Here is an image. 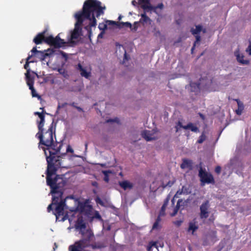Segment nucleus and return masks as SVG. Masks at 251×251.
Wrapping results in <instances>:
<instances>
[{
  "label": "nucleus",
  "mask_w": 251,
  "mask_h": 251,
  "mask_svg": "<svg viewBox=\"0 0 251 251\" xmlns=\"http://www.w3.org/2000/svg\"><path fill=\"white\" fill-rule=\"evenodd\" d=\"M105 9V6H101V2L97 0H86L84 3L82 10L75 14V18L76 22L75 25V28L71 32L69 41L73 43L75 40L79 38L81 30L80 26L84 25L83 23L85 22L86 23L88 22L89 25L85 26L84 28L88 30L89 37H90L92 31L89 29V26H95L97 24L95 14L96 13V16L98 18L103 14V11Z\"/></svg>",
  "instance_id": "obj_1"
},
{
  "label": "nucleus",
  "mask_w": 251,
  "mask_h": 251,
  "mask_svg": "<svg viewBox=\"0 0 251 251\" xmlns=\"http://www.w3.org/2000/svg\"><path fill=\"white\" fill-rule=\"evenodd\" d=\"M36 137L39 139V148L42 149L46 156L48 163L47 167V179L48 183L51 185L50 173H55L57 170L62 167L61 160L60 156L56 155L60 151L62 145L59 144L56 148L53 145V126H50L48 130L43 133H37Z\"/></svg>",
  "instance_id": "obj_2"
},
{
  "label": "nucleus",
  "mask_w": 251,
  "mask_h": 251,
  "mask_svg": "<svg viewBox=\"0 0 251 251\" xmlns=\"http://www.w3.org/2000/svg\"><path fill=\"white\" fill-rule=\"evenodd\" d=\"M55 174V173H50V183H51L50 185L48 183L47 177H46L47 184L50 187V194L52 195V202L48 206L47 210L49 212H50L52 210V205H56L54 213L56 216V220L64 222L68 219L71 223L73 219L69 218V215L68 214L63 216L65 210L69 209V206L65 203L66 201L68 200L67 198L64 201L62 200V196L63 193V188L65 185V182L63 178L59 175L54 176Z\"/></svg>",
  "instance_id": "obj_3"
},
{
  "label": "nucleus",
  "mask_w": 251,
  "mask_h": 251,
  "mask_svg": "<svg viewBox=\"0 0 251 251\" xmlns=\"http://www.w3.org/2000/svg\"><path fill=\"white\" fill-rule=\"evenodd\" d=\"M67 199H71L74 203V207H70L69 209L71 212V216L69 215V218L73 219V217L75 215L78 214L79 212L80 213H84V214L89 216L92 211L93 208L90 205H87L84 203L80 202L77 200H75L73 196L67 197Z\"/></svg>",
  "instance_id": "obj_4"
},
{
  "label": "nucleus",
  "mask_w": 251,
  "mask_h": 251,
  "mask_svg": "<svg viewBox=\"0 0 251 251\" xmlns=\"http://www.w3.org/2000/svg\"><path fill=\"white\" fill-rule=\"evenodd\" d=\"M45 32L39 33L34 38L33 41L36 44L41 43L43 40H45V42L53 46L55 48H59L63 46L66 42L64 40L60 38V34H59L55 38L52 36H49L45 38Z\"/></svg>",
  "instance_id": "obj_5"
},
{
  "label": "nucleus",
  "mask_w": 251,
  "mask_h": 251,
  "mask_svg": "<svg viewBox=\"0 0 251 251\" xmlns=\"http://www.w3.org/2000/svg\"><path fill=\"white\" fill-rule=\"evenodd\" d=\"M199 176L201 182V185L203 186L204 185L205 183L209 184L214 182V179L212 175L206 172V171L203 170L201 167L200 168L199 170Z\"/></svg>",
  "instance_id": "obj_6"
},
{
  "label": "nucleus",
  "mask_w": 251,
  "mask_h": 251,
  "mask_svg": "<svg viewBox=\"0 0 251 251\" xmlns=\"http://www.w3.org/2000/svg\"><path fill=\"white\" fill-rule=\"evenodd\" d=\"M204 81V79L202 78L200 80L199 83L191 82L190 84V90L192 92H197L200 90L201 85L203 86H208L209 84L212 83L211 79H210L208 82L205 83Z\"/></svg>",
  "instance_id": "obj_7"
},
{
  "label": "nucleus",
  "mask_w": 251,
  "mask_h": 251,
  "mask_svg": "<svg viewBox=\"0 0 251 251\" xmlns=\"http://www.w3.org/2000/svg\"><path fill=\"white\" fill-rule=\"evenodd\" d=\"M77 219L75 224V228L76 230L79 231L82 236H84V231L86 229L85 224L83 222L82 216L80 214H77Z\"/></svg>",
  "instance_id": "obj_8"
},
{
  "label": "nucleus",
  "mask_w": 251,
  "mask_h": 251,
  "mask_svg": "<svg viewBox=\"0 0 251 251\" xmlns=\"http://www.w3.org/2000/svg\"><path fill=\"white\" fill-rule=\"evenodd\" d=\"M209 207V201H206L200 206V217L201 219H206L209 216L208 208Z\"/></svg>",
  "instance_id": "obj_9"
},
{
  "label": "nucleus",
  "mask_w": 251,
  "mask_h": 251,
  "mask_svg": "<svg viewBox=\"0 0 251 251\" xmlns=\"http://www.w3.org/2000/svg\"><path fill=\"white\" fill-rule=\"evenodd\" d=\"M76 69L79 71L81 76L87 79L89 78L91 76V71L87 67H84L80 64H78Z\"/></svg>",
  "instance_id": "obj_10"
},
{
  "label": "nucleus",
  "mask_w": 251,
  "mask_h": 251,
  "mask_svg": "<svg viewBox=\"0 0 251 251\" xmlns=\"http://www.w3.org/2000/svg\"><path fill=\"white\" fill-rule=\"evenodd\" d=\"M175 128L176 129V132H178L180 128H183L185 129H190L192 131L195 132H198L199 131L198 128L192 123H189L187 124L186 126H183L182 125L181 123L180 122H178L177 125H176Z\"/></svg>",
  "instance_id": "obj_11"
},
{
  "label": "nucleus",
  "mask_w": 251,
  "mask_h": 251,
  "mask_svg": "<svg viewBox=\"0 0 251 251\" xmlns=\"http://www.w3.org/2000/svg\"><path fill=\"white\" fill-rule=\"evenodd\" d=\"M141 135L147 141H151L155 140L157 138L153 130H144L142 131Z\"/></svg>",
  "instance_id": "obj_12"
},
{
  "label": "nucleus",
  "mask_w": 251,
  "mask_h": 251,
  "mask_svg": "<svg viewBox=\"0 0 251 251\" xmlns=\"http://www.w3.org/2000/svg\"><path fill=\"white\" fill-rule=\"evenodd\" d=\"M234 55L236 57V59L240 63L243 65H247L249 63V60L244 59V56L242 53H241L238 50L234 52Z\"/></svg>",
  "instance_id": "obj_13"
},
{
  "label": "nucleus",
  "mask_w": 251,
  "mask_h": 251,
  "mask_svg": "<svg viewBox=\"0 0 251 251\" xmlns=\"http://www.w3.org/2000/svg\"><path fill=\"white\" fill-rule=\"evenodd\" d=\"M26 81L27 85L29 86V89L31 91L32 96L33 97H37L38 99H40L41 97L36 93V92L33 87V79H29Z\"/></svg>",
  "instance_id": "obj_14"
},
{
  "label": "nucleus",
  "mask_w": 251,
  "mask_h": 251,
  "mask_svg": "<svg viewBox=\"0 0 251 251\" xmlns=\"http://www.w3.org/2000/svg\"><path fill=\"white\" fill-rule=\"evenodd\" d=\"M31 56H32V54L28 56L26 59V63L24 66L25 69L26 70V73L25 74L26 80L33 79L30 75V69H29V63L30 62L28 61Z\"/></svg>",
  "instance_id": "obj_15"
},
{
  "label": "nucleus",
  "mask_w": 251,
  "mask_h": 251,
  "mask_svg": "<svg viewBox=\"0 0 251 251\" xmlns=\"http://www.w3.org/2000/svg\"><path fill=\"white\" fill-rule=\"evenodd\" d=\"M119 184L125 190H130L133 187V184L128 180L119 181Z\"/></svg>",
  "instance_id": "obj_16"
},
{
  "label": "nucleus",
  "mask_w": 251,
  "mask_h": 251,
  "mask_svg": "<svg viewBox=\"0 0 251 251\" xmlns=\"http://www.w3.org/2000/svg\"><path fill=\"white\" fill-rule=\"evenodd\" d=\"M139 5L145 11L151 8V6L150 3V0H138Z\"/></svg>",
  "instance_id": "obj_17"
},
{
  "label": "nucleus",
  "mask_w": 251,
  "mask_h": 251,
  "mask_svg": "<svg viewBox=\"0 0 251 251\" xmlns=\"http://www.w3.org/2000/svg\"><path fill=\"white\" fill-rule=\"evenodd\" d=\"M141 16V17L139 22L142 24L144 25H149L151 24V20L146 16L145 13L142 14Z\"/></svg>",
  "instance_id": "obj_18"
},
{
  "label": "nucleus",
  "mask_w": 251,
  "mask_h": 251,
  "mask_svg": "<svg viewBox=\"0 0 251 251\" xmlns=\"http://www.w3.org/2000/svg\"><path fill=\"white\" fill-rule=\"evenodd\" d=\"M116 23L111 21H106L105 24L104 23H100L99 25V28L102 30V31H104L105 29L107 28L108 25H115Z\"/></svg>",
  "instance_id": "obj_19"
},
{
  "label": "nucleus",
  "mask_w": 251,
  "mask_h": 251,
  "mask_svg": "<svg viewBox=\"0 0 251 251\" xmlns=\"http://www.w3.org/2000/svg\"><path fill=\"white\" fill-rule=\"evenodd\" d=\"M170 200V196H168L167 198L165 199L164 203L161 208L160 212L159 213V215L160 216H164L165 215V210L166 209V207L168 204L169 201Z\"/></svg>",
  "instance_id": "obj_20"
},
{
  "label": "nucleus",
  "mask_w": 251,
  "mask_h": 251,
  "mask_svg": "<svg viewBox=\"0 0 251 251\" xmlns=\"http://www.w3.org/2000/svg\"><path fill=\"white\" fill-rule=\"evenodd\" d=\"M163 6L164 5L163 3H159L156 6H151V8L150 9H148L147 11H152L157 15H159L161 14V11L163 9Z\"/></svg>",
  "instance_id": "obj_21"
},
{
  "label": "nucleus",
  "mask_w": 251,
  "mask_h": 251,
  "mask_svg": "<svg viewBox=\"0 0 251 251\" xmlns=\"http://www.w3.org/2000/svg\"><path fill=\"white\" fill-rule=\"evenodd\" d=\"M150 245V247L148 248V251H151L152 248H155L158 251L159 247L163 248L164 246V244L160 242H151Z\"/></svg>",
  "instance_id": "obj_22"
},
{
  "label": "nucleus",
  "mask_w": 251,
  "mask_h": 251,
  "mask_svg": "<svg viewBox=\"0 0 251 251\" xmlns=\"http://www.w3.org/2000/svg\"><path fill=\"white\" fill-rule=\"evenodd\" d=\"M192 167V161L190 160L184 159L180 165L181 169H190Z\"/></svg>",
  "instance_id": "obj_23"
},
{
  "label": "nucleus",
  "mask_w": 251,
  "mask_h": 251,
  "mask_svg": "<svg viewBox=\"0 0 251 251\" xmlns=\"http://www.w3.org/2000/svg\"><path fill=\"white\" fill-rule=\"evenodd\" d=\"M182 202H183L182 199L178 200L177 202L176 205V207H173V212H171V211L169 212L170 214L172 217L175 216L176 214V213H177L178 210L180 207V203Z\"/></svg>",
  "instance_id": "obj_24"
},
{
  "label": "nucleus",
  "mask_w": 251,
  "mask_h": 251,
  "mask_svg": "<svg viewBox=\"0 0 251 251\" xmlns=\"http://www.w3.org/2000/svg\"><path fill=\"white\" fill-rule=\"evenodd\" d=\"M236 100L238 104V109L236 110V112L237 114L240 115H241V114L243 112V110L244 109V104L239 100Z\"/></svg>",
  "instance_id": "obj_25"
},
{
  "label": "nucleus",
  "mask_w": 251,
  "mask_h": 251,
  "mask_svg": "<svg viewBox=\"0 0 251 251\" xmlns=\"http://www.w3.org/2000/svg\"><path fill=\"white\" fill-rule=\"evenodd\" d=\"M198 228V226L193 222H190L189 225V227L188 229V232H192L193 234L194 232Z\"/></svg>",
  "instance_id": "obj_26"
},
{
  "label": "nucleus",
  "mask_w": 251,
  "mask_h": 251,
  "mask_svg": "<svg viewBox=\"0 0 251 251\" xmlns=\"http://www.w3.org/2000/svg\"><path fill=\"white\" fill-rule=\"evenodd\" d=\"M202 30V26L200 25L196 26L195 28H192L191 31L193 35H198Z\"/></svg>",
  "instance_id": "obj_27"
},
{
  "label": "nucleus",
  "mask_w": 251,
  "mask_h": 251,
  "mask_svg": "<svg viewBox=\"0 0 251 251\" xmlns=\"http://www.w3.org/2000/svg\"><path fill=\"white\" fill-rule=\"evenodd\" d=\"M102 174L104 175V180L108 182L109 181L108 175L112 173L111 170H104L102 171Z\"/></svg>",
  "instance_id": "obj_28"
},
{
  "label": "nucleus",
  "mask_w": 251,
  "mask_h": 251,
  "mask_svg": "<svg viewBox=\"0 0 251 251\" xmlns=\"http://www.w3.org/2000/svg\"><path fill=\"white\" fill-rule=\"evenodd\" d=\"M53 51L52 50H48L47 51V52H46V53L44 52V56H42L41 54H36V55L38 57L40 58L41 59L43 60L46 56H49V55H51V54L52 53H53Z\"/></svg>",
  "instance_id": "obj_29"
},
{
  "label": "nucleus",
  "mask_w": 251,
  "mask_h": 251,
  "mask_svg": "<svg viewBox=\"0 0 251 251\" xmlns=\"http://www.w3.org/2000/svg\"><path fill=\"white\" fill-rule=\"evenodd\" d=\"M31 52H32V56L33 55V54H41V55H42V56H44V51H39L38 50H37L36 49V47H34L32 50H31Z\"/></svg>",
  "instance_id": "obj_30"
},
{
  "label": "nucleus",
  "mask_w": 251,
  "mask_h": 251,
  "mask_svg": "<svg viewBox=\"0 0 251 251\" xmlns=\"http://www.w3.org/2000/svg\"><path fill=\"white\" fill-rule=\"evenodd\" d=\"M181 190L182 191L183 195H188L190 193L189 189L186 186H182Z\"/></svg>",
  "instance_id": "obj_31"
},
{
  "label": "nucleus",
  "mask_w": 251,
  "mask_h": 251,
  "mask_svg": "<svg viewBox=\"0 0 251 251\" xmlns=\"http://www.w3.org/2000/svg\"><path fill=\"white\" fill-rule=\"evenodd\" d=\"M119 49L120 50L121 49H122V50H123V51L124 52V60H127L129 58V57L127 55L126 53V51L125 49V48H124L123 46H121V45H119V47H118Z\"/></svg>",
  "instance_id": "obj_32"
},
{
  "label": "nucleus",
  "mask_w": 251,
  "mask_h": 251,
  "mask_svg": "<svg viewBox=\"0 0 251 251\" xmlns=\"http://www.w3.org/2000/svg\"><path fill=\"white\" fill-rule=\"evenodd\" d=\"M44 126V124L38 123V128L39 132L38 133H43V132L44 130V128H43Z\"/></svg>",
  "instance_id": "obj_33"
},
{
  "label": "nucleus",
  "mask_w": 251,
  "mask_h": 251,
  "mask_svg": "<svg viewBox=\"0 0 251 251\" xmlns=\"http://www.w3.org/2000/svg\"><path fill=\"white\" fill-rule=\"evenodd\" d=\"M206 137L204 133H202L201 136L200 137L199 139L198 140V143L201 144L205 140Z\"/></svg>",
  "instance_id": "obj_34"
},
{
  "label": "nucleus",
  "mask_w": 251,
  "mask_h": 251,
  "mask_svg": "<svg viewBox=\"0 0 251 251\" xmlns=\"http://www.w3.org/2000/svg\"><path fill=\"white\" fill-rule=\"evenodd\" d=\"M196 41H195V42L194 43V46L191 49L192 51H193V50H194V49L195 48V46H196V44L198 43L200 41V40H201V37H200V36H199L198 35H196Z\"/></svg>",
  "instance_id": "obj_35"
},
{
  "label": "nucleus",
  "mask_w": 251,
  "mask_h": 251,
  "mask_svg": "<svg viewBox=\"0 0 251 251\" xmlns=\"http://www.w3.org/2000/svg\"><path fill=\"white\" fill-rule=\"evenodd\" d=\"M139 22H136L134 23L133 26H132V27L130 28L131 30L133 31H136L138 28V25L139 24Z\"/></svg>",
  "instance_id": "obj_36"
},
{
  "label": "nucleus",
  "mask_w": 251,
  "mask_h": 251,
  "mask_svg": "<svg viewBox=\"0 0 251 251\" xmlns=\"http://www.w3.org/2000/svg\"><path fill=\"white\" fill-rule=\"evenodd\" d=\"M183 195L182 191L181 189H179L177 192H176L175 197L176 198H179L180 196Z\"/></svg>",
  "instance_id": "obj_37"
},
{
  "label": "nucleus",
  "mask_w": 251,
  "mask_h": 251,
  "mask_svg": "<svg viewBox=\"0 0 251 251\" xmlns=\"http://www.w3.org/2000/svg\"><path fill=\"white\" fill-rule=\"evenodd\" d=\"M160 227L159 223L155 221L152 226V229H158Z\"/></svg>",
  "instance_id": "obj_38"
},
{
  "label": "nucleus",
  "mask_w": 251,
  "mask_h": 251,
  "mask_svg": "<svg viewBox=\"0 0 251 251\" xmlns=\"http://www.w3.org/2000/svg\"><path fill=\"white\" fill-rule=\"evenodd\" d=\"M94 218H97L99 220L101 219V216L100 215L98 211H95L94 215L93 216Z\"/></svg>",
  "instance_id": "obj_39"
},
{
  "label": "nucleus",
  "mask_w": 251,
  "mask_h": 251,
  "mask_svg": "<svg viewBox=\"0 0 251 251\" xmlns=\"http://www.w3.org/2000/svg\"><path fill=\"white\" fill-rule=\"evenodd\" d=\"M40 121L38 123L44 124L45 123V116L44 115H40Z\"/></svg>",
  "instance_id": "obj_40"
},
{
  "label": "nucleus",
  "mask_w": 251,
  "mask_h": 251,
  "mask_svg": "<svg viewBox=\"0 0 251 251\" xmlns=\"http://www.w3.org/2000/svg\"><path fill=\"white\" fill-rule=\"evenodd\" d=\"M246 51L248 52L249 55H251V44H250L248 48L246 49Z\"/></svg>",
  "instance_id": "obj_41"
},
{
  "label": "nucleus",
  "mask_w": 251,
  "mask_h": 251,
  "mask_svg": "<svg viewBox=\"0 0 251 251\" xmlns=\"http://www.w3.org/2000/svg\"><path fill=\"white\" fill-rule=\"evenodd\" d=\"M132 4L134 6H136L138 4H139V2L138 1V0H132Z\"/></svg>",
  "instance_id": "obj_42"
},
{
  "label": "nucleus",
  "mask_w": 251,
  "mask_h": 251,
  "mask_svg": "<svg viewBox=\"0 0 251 251\" xmlns=\"http://www.w3.org/2000/svg\"><path fill=\"white\" fill-rule=\"evenodd\" d=\"M123 24L124 25H125L126 26L129 27V28L132 27V25H131V23H130L129 22L123 23Z\"/></svg>",
  "instance_id": "obj_43"
},
{
  "label": "nucleus",
  "mask_w": 251,
  "mask_h": 251,
  "mask_svg": "<svg viewBox=\"0 0 251 251\" xmlns=\"http://www.w3.org/2000/svg\"><path fill=\"white\" fill-rule=\"evenodd\" d=\"M67 152H73L74 150L72 148H71L69 146H68L66 150Z\"/></svg>",
  "instance_id": "obj_44"
},
{
  "label": "nucleus",
  "mask_w": 251,
  "mask_h": 251,
  "mask_svg": "<svg viewBox=\"0 0 251 251\" xmlns=\"http://www.w3.org/2000/svg\"><path fill=\"white\" fill-rule=\"evenodd\" d=\"M221 168L220 166H217L215 168V172L216 173L219 174L221 172Z\"/></svg>",
  "instance_id": "obj_45"
},
{
  "label": "nucleus",
  "mask_w": 251,
  "mask_h": 251,
  "mask_svg": "<svg viewBox=\"0 0 251 251\" xmlns=\"http://www.w3.org/2000/svg\"><path fill=\"white\" fill-rule=\"evenodd\" d=\"M104 34V31H101L98 36V38H102Z\"/></svg>",
  "instance_id": "obj_46"
},
{
  "label": "nucleus",
  "mask_w": 251,
  "mask_h": 251,
  "mask_svg": "<svg viewBox=\"0 0 251 251\" xmlns=\"http://www.w3.org/2000/svg\"><path fill=\"white\" fill-rule=\"evenodd\" d=\"M118 120L117 119H108L106 121L107 123H112V122H116Z\"/></svg>",
  "instance_id": "obj_47"
},
{
  "label": "nucleus",
  "mask_w": 251,
  "mask_h": 251,
  "mask_svg": "<svg viewBox=\"0 0 251 251\" xmlns=\"http://www.w3.org/2000/svg\"><path fill=\"white\" fill-rule=\"evenodd\" d=\"M66 104V103H64L61 105L60 103H59L58 105V109H60L61 108L63 107Z\"/></svg>",
  "instance_id": "obj_48"
},
{
  "label": "nucleus",
  "mask_w": 251,
  "mask_h": 251,
  "mask_svg": "<svg viewBox=\"0 0 251 251\" xmlns=\"http://www.w3.org/2000/svg\"><path fill=\"white\" fill-rule=\"evenodd\" d=\"M173 183V182H169L168 183L167 185H166L165 186H163V187L165 188V187H166L168 186L169 187H171Z\"/></svg>",
  "instance_id": "obj_49"
},
{
  "label": "nucleus",
  "mask_w": 251,
  "mask_h": 251,
  "mask_svg": "<svg viewBox=\"0 0 251 251\" xmlns=\"http://www.w3.org/2000/svg\"><path fill=\"white\" fill-rule=\"evenodd\" d=\"M161 217L162 216H160V215H158V217H157V219L156 220V221L160 223L161 220Z\"/></svg>",
  "instance_id": "obj_50"
},
{
  "label": "nucleus",
  "mask_w": 251,
  "mask_h": 251,
  "mask_svg": "<svg viewBox=\"0 0 251 251\" xmlns=\"http://www.w3.org/2000/svg\"><path fill=\"white\" fill-rule=\"evenodd\" d=\"M34 114L38 115L39 118H40V115H43V114H42V113L39 112H35Z\"/></svg>",
  "instance_id": "obj_51"
},
{
  "label": "nucleus",
  "mask_w": 251,
  "mask_h": 251,
  "mask_svg": "<svg viewBox=\"0 0 251 251\" xmlns=\"http://www.w3.org/2000/svg\"><path fill=\"white\" fill-rule=\"evenodd\" d=\"M175 198H176V197H174L173 198V199L172 200V206H174V204H175Z\"/></svg>",
  "instance_id": "obj_52"
},
{
  "label": "nucleus",
  "mask_w": 251,
  "mask_h": 251,
  "mask_svg": "<svg viewBox=\"0 0 251 251\" xmlns=\"http://www.w3.org/2000/svg\"><path fill=\"white\" fill-rule=\"evenodd\" d=\"M155 34L156 36L160 35V33L159 31H157L156 32V33H155Z\"/></svg>",
  "instance_id": "obj_53"
},
{
  "label": "nucleus",
  "mask_w": 251,
  "mask_h": 251,
  "mask_svg": "<svg viewBox=\"0 0 251 251\" xmlns=\"http://www.w3.org/2000/svg\"><path fill=\"white\" fill-rule=\"evenodd\" d=\"M61 54H62V55H63V56L64 57L66 58V56H67V55H66V53H64V52H61Z\"/></svg>",
  "instance_id": "obj_54"
},
{
  "label": "nucleus",
  "mask_w": 251,
  "mask_h": 251,
  "mask_svg": "<svg viewBox=\"0 0 251 251\" xmlns=\"http://www.w3.org/2000/svg\"><path fill=\"white\" fill-rule=\"evenodd\" d=\"M181 223V221H177L176 222V224H177L178 226H180Z\"/></svg>",
  "instance_id": "obj_55"
},
{
  "label": "nucleus",
  "mask_w": 251,
  "mask_h": 251,
  "mask_svg": "<svg viewBox=\"0 0 251 251\" xmlns=\"http://www.w3.org/2000/svg\"><path fill=\"white\" fill-rule=\"evenodd\" d=\"M76 108L78 109V111H81L82 110V108L80 107H76Z\"/></svg>",
  "instance_id": "obj_56"
},
{
  "label": "nucleus",
  "mask_w": 251,
  "mask_h": 251,
  "mask_svg": "<svg viewBox=\"0 0 251 251\" xmlns=\"http://www.w3.org/2000/svg\"><path fill=\"white\" fill-rule=\"evenodd\" d=\"M87 147H88V144L85 143V150H86L87 149Z\"/></svg>",
  "instance_id": "obj_57"
},
{
  "label": "nucleus",
  "mask_w": 251,
  "mask_h": 251,
  "mask_svg": "<svg viewBox=\"0 0 251 251\" xmlns=\"http://www.w3.org/2000/svg\"><path fill=\"white\" fill-rule=\"evenodd\" d=\"M100 165L101 167H105V164H100Z\"/></svg>",
  "instance_id": "obj_58"
},
{
  "label": "nucleus",
  "mask_w": 251,
  "mask_h": 251,
  "mask_svg": "<svg viewBox=\"0 0 251 251\" xmlns=\"http://www.w3.org/2000/svg\"><path fill=\"white\" fill-rule=\"evenodd\" d=\"M58 72H59L60 73H61H61H62V69H59V70H58Z\"/></svg>",
  "instance_id": "obj_59"
},
{
  "label": "nucleus",
  "mask_w": 251,
  "mask_h": 251,
  "mask_svg": "<svg viewBox=\"0 0 251 251\" xmlns=\"http://www.w3.org/2000/svg\"><path fill=\"white\" fill-rule=\"evenodd\" d=\"M81 90V88H79L77 90L78 91H80Z\"/></svg>",
  "instance_id": "obj_60"
},
{
  "label": "nucleus",
  "mask_w": 251,
  "mask_h": 251,
  "mask_svg": "<svg viewBox=\"0 0 251 251\" xmlns=\"http://www.w3.org/2000/svg\"><path fill=\"white\" fill-rule=\"evenodd\" d=\"M251 151V149H250L248 151V152H250Z\"/></svg>",
  "instance_id": "obj_61"
},
{
  "label": "nucleus",
  "mask_w": 251,
  "mask_h": 251,
  "mask_svg": "<svg viewBox=\"0 0 251 251\" xmlns=\"http://www.w3.org/2000/svg\"><path fill=\"white\" fill-rule=\"evenodd\" d=\"M54 248H57V246L56 243H54Z\"/></svg>",
  "instance_id": "obj_62"
},
{
  "label": "nucleus",
  "mask_w": 251,
  "mask_h": 251,
  "mask_svg": "<svg viewBox=\"0 0 251 251\" xmlns=\"http://www.w3.org/2000/svg\"><path fill=\"white\" fill-rule=\"evenodd\" d=\"M121 16H120V17H119V20H120V19H121Z\"/></svg>",
  "instance_id": "obj_63"
},
{
  "label": "nucleus",
  "mask_w": 251,
  "mask_h": 251,
  "mask_svg": "<svg viewBox=\"0 0 251 251\" xmlns=\"http://www.w3.org/2000/svg\"><path fill=\"white\" fill-rule=\"evenodd\" d=\"M76 90H77L75 89H73V91H76Z\"/></svg>",
  "instance_id": "obj_64"
}]
</instances>
